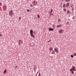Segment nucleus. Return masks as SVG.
Masks as SVG:
<instances>
[{
	"mask_svg": "<svg viewBox=\"0 0 76 76\" xmlns=\"http://www.w3.org/2000/svg\"><path fill=\"white\" fill-rule=\"evenodd\" d=\"M70 71H71V72H72V71H76V68H75V66H72V68L71 69H70Z\"/></svg>",
	"mask_w": 76,
	"mask_h": 76,
	"instance_id": "obj_1",
	"label": "nucleus"
},
{
	"mask_svg": "<svg viewBox=\"0 0 76 76\" xmlns=\"http://www.w3.org/2000/svg\"><path fill=\"white\" fill-rule=\"evenodd\" d=\"M54 51L56 52L57 54H58L59 53V51H58V48H55L54 49Z\"/></svg>",
	"mask_w": 76,
	"mask_h": 76,
	"instance_id": "obj_2",
	"label": "nucleus"
},
{
	"mask_svg": "<svg viewBox=\"0 0 76 76\" xmlns=\"http://www.w3.org/2000/svg\"><path fill=\"white\" fill-rule=\"evenodd\" d=\"M64 32V30L63 29H61L59 31V34H63Z\"/></svg>",
	"mask_w": 76,
	"mask_h": 76,
	"instance_id": "obj_3",
	"label": "nucleus"
},
{
	"mask_svg": "<svg viewBox=\"0 0 76 76\" xmlns=\"http://www.w3.org/2000/svg\"><path fill=\"white\" fill-rule=\"evenodd\" d=\"M32 4L33 5V6H35L36 4H37V2L35 1H34L32 2Z\"/></svg>",
	"mask_w": 76,
	"mask_h": 76,
	"instance_id": "obj_4",
	"label": "nucleus"
},
{
	"mask_svg": "<svg viewBox=\"0 0 76 76\" xmlns=\"http://www.w3.org/2000/svg\"><path fill=\"white\" fill-rule=\"evenodd\" d=\"M37 66L35 65L34 66V72H36L37 71Z\"/></svg>",
	"mask_w": 76,
	"mask_h": 76,
	"instance_id": "obj_5",
	"label": "nucleus"
},
{
	"mask_svg": "<svg viewBox=\"0 0 76 76\" xmlns=\"http://www.w3.org/2000/svg\"><path fill=\"white\" fill-rule=\"evenodd\" d=\"M7 6L6 5H4L3 7V9L4 10H6V8Z\"/></svg>",
	"mask_w": 76,
	"mask_h": 76,
	"instance_id": "obj_6",
	"label": "nucleus"
},
{
	"mask_svg": "<svg viewBox=\"0 0 76 76\" xmlns=\"http://www.w3.org/2000/svg\"><path fill=\"white\" fill-rule=\"evenodd\" d=\"M53 11V9H51L50 10V12L49 13V14H50V15H52L53 14H52V12Z\"/></svg>",
	"mask_w": 76,
	"mask_h": 76,
	"instance_id": "obj_7",
	"label": "nucleus"
},
{
	"mask_svg": "<svg viewBox=\"0 0 76 76\" xmlns=\"http://www.w3.org/2000/svg\"><path fill=\"white\" fill-rule=\"evenodd\" d=\"M9 14L10 16H12V14H13V12L12 11H10Z\"/></svg>",
	"mask_w": 76,
	"mask_h": 76,
	"instance_id": "obj_8",
	"label": "nucleus"
},
{
	"mask_svg": "<svg viewBox=\"0 0 76 76\" xmlns=\"http://www.w3.org/2000/svg\"><path fill=\"white\" fill-rule=\"evenodd\" d=\"M34 44V42H31L30 43V45L31 46H33Z\"/></svg>",
	"mask_w": 76,
	"mask_h": 76,
	"instance_id": "obj_9",
	"label": "nucleus"
},
{
	"mask_svg": "<svg viewBox=\"0 0 76 76\" xmlns=\"http://www.w3.org/2000/svg\"><path fill=\"white\" fill-rule=\"evenodd\" d=\"M53 30H54V28H50L49 29V31H53Z\"/></svg>",
	"mask_w": 76,
	"mask_h": 76,
	"instance_id": "obj_10",
	"label": "nucleus"
},
{
	"mask_svg": "<svg viewBox=\"0 0 76 76\" xmlns=\"http://www.w3.org/2000/svg\"><path fill=\"white\" fill-rule=\"evenodd\" d=\"M69 6V4L68 3L66 5V7H68Z\"/></svg>",
	"mask_w": 76,
	"mask_h": 76,
	"instance_id": "obj_11",
	"label": "nucleus"
},
{
	"mask_svg": "<svg viewBox=\"0 0 76 76\" xmlns=\"http://www.w3.org/2000/svg\"><path fill=\"white\" fill-rule=\"evenodd\" d=\"M66 4H64L63 5V7H64V8H66Z\"/></svg>",
	"mask_w": 76,
	"mask_h": 76,
	"instance_id": "obj_12",
	"label": "nucleus"
},
{
	"mask_svg": "<svg viewBox=\"0 0 76 76\" xmlns=\"http://www.w3.org/2000/svg\"><path fill=\"white\" fill-rule=\"evenodd\" d=\"M70 10H68V11H67V14H69V13H70Z\"/></svg>",
	"mask_w": 76,
	"mask_h": 76,
	"instance_id": "obj_13",
	"label": "nucleus"
},
{
	"mask_svg": "<svg viewBox=\"0 0 76 76\" xmlns=\"http://www.w3.org/2000/svg\"><path fill=\"white\" fill-rule=\"evenodd\" d=\"M61 25H58L57 26V28H60V27H61Z\"/></svg>",
	"mask_w": 76,
	"mask_h": 76,
	"instance_id": "obj_14",
	"label": "nucleus"
},
{
	"mask_svg": "<svg viewBox=\"0 0 76 76\" xmlns=\"http://www.w3.org/2000/svg\"><path fill=\"white\" fill-rule=\"evenodd\" d=\"M37 16L38 19H39V18H40V16L39 15H38Z\"/></svg>",
	"mask_w": 76,
	"mask_h": 76,
	"instance_id": "obj_15",
	"label": "nucleus"
},
{
	"mask_svg": "<svg viewBox=\"0 0 76 76\" xmlns=\"http://www.w3.org/2000/svg\"><path fill=\"white\" fill-rule=\"evenodd\" d=\"M30 34L33 33V31L32 30H31L30 31Z\"/></svg>",
	"mask_w": 76,
	"mask_h": 76,
	"instance_id": "obj_16",
	"label": "nucleus"
},
{
	"mask_svg": "<svg viewBox=\"0 0 76 76\" xmlns=\"http://www.w3.org/2000/svg\"><path fill=\"white\" fill-rule=\"evenodd\" d=\"M63 10L64 12H66V8H64Z\"/></svg>",
	"mask_w": 76,
	"mask_h": 76,
	"instance_id": "obj_17",
	"label": "nucleus"
},
{
	"mask_svg": "<svg viewBox=\"0 0 76 76\" xmlns=\"http://www.w3.org/2000/svg\"><path fill=\"white\" fill-rule=\"evenodd\" d=\"M58 22H61V20H60L59 18H58Z\"/></svg>",
	"mask_w": 76,
	"mask_h": 76,
	"instance_id": "obj_18",
	"label": "nucleus"
},
{
	"mask_svg": "<svg viewBox=\"0 0 76 76\" xmlns=\"http://www.w3.org/2000/svg\"><path fill=\"white\" fill-rule=\"evenodd\" d=\"M30 7H33V5H32V4H30Z\"/></svg>",
	"mask_w": 76,
	"mask_h": 76,
	"instance_id": "obj_19",
	"label": "nucleus"
},
{
	"mask_svg": "<svg viewBox=\"0 0 76 76\" xmlns=\"http://www.w3.org/2000/svg\"><path fill=\"white\" fill-rule=\"evenodd\" d=\"M50 50H53V48H50Z\"/></svg>",
	"mask_w": 76,
	"mask_h": 76,
	"instance_id": "obj_20",
	"label": "nucleus"
},
{
	"mask_svg": "<svg viewBox=\"0 0 76 76\" xmlns=\"http://www.w3.org/2000/svg\"><path fill=\"white\" fill-rule=\"evenodd\" d=\"M65 1H66L67 2L70 1V0H66Z\"/></svg>",
	"mask_w": 76,
	"mask_h": 76,
	"instance_id": "obj_21",
	"label": "nucleus"
},
{
	"mask_svg": "<svg viewBox=\"0 0 76 76\" xmlns=\"http://www.w3.org/2000/svg\"><path fill=\"white\" fill-rule=\"evenodd\" d=\"M55 52H54V51H53V52L52 53H51L52 54H55Z\"/></svg>",
	"mask_w": 76,
	"mask_h": 76,
	"instance_id": "obj_22",
	"label": "nucleus"
},
{
	"mask_svg": "<svg viewBox=\"0 0 76 76\" xmlns=\"http://www.w3.org/2000/svg\"><path fill=\"white\" fill-rule=\"evenodd\" d=\"M71 57H72V58H73V55H71Z\"/></svg>",
	"mask_w": 76,
	"mask_h": 76,
	"instance_id": "obj_23",
	"label": "nucleus"
},
{
	"mask_svg": "<svg viewBox=\"0 0 76 76\" xmlns=\"http://www.w3.org/2000/svg\"><path fill=\"white\" fill-rule=\"evenodd\" d=\"M38 76H41V74L40 73H39V75H38Z\"/></svg>",
	"mask_w": 76,
	"mask_h": 76,
	"instance_id": "obj_24",
	"label": "nucleus"
},
{
	"mask_svg": "<svg viewBox=\"0 0 76 76\" xmlns=\"http://www.w3.org/2000/svg\"><path fill=\"white\" fill-rule=\"evenodd\" d=\"M6 69L4 71V73H6Z\"/></svg>",
	"mask_w": 76,
	"mask_h": 76,
	"instance_id": "obj_25",
	"label": "nucleus"
},
{
	"mask_svg": "<svg viewBox=\"0 0 76 76\" xmlns=\"http://www.w3.org/2000/svg\"><path fill=\"white\" fill-rule=\"evenodd\" d=\"M30 34L31 36H32L33 35V34L32 33H30Z\"/></svg>",
	"mask_w": 76,
	"mask_h": 76,
	"instance_id": "obj_26",
	"label": "nucleus"
},
{
	"mask_svg": "<svg viewBox=\"0 0 76 76\" xmlns=\"http://www.w3.org/2000/svg\"><path fill=\"white\" fill-rule=\"evenodd\" d=\"M2 4L1 3H0V6H1Z\"/></svg>",
	"mask_w": 76,
	"mask_h": 76,
	"instance_id": "obj_27",
	"label": "nucleus"
},
{
	"mask_svg": "<svg viewBox=\"0 0 76 76\" xmlns=\"http://www.w3.org/2000/svg\"><path fill=\"white\" fill-rule=\"evenodd\" d=\"M27 11L28 12H29V10H27Z\"/></svg>",
	"mask_w": 76,
	"mask_h": 76,
	"instance_id": "obj_28",
	"label": "nucleus"
},
{
	"mask_svg": "<svg viewBox=\"0 0 76 76\" xmlns=\"http://www.w3.org/2000/svg\"><path fill=\"white\" fill-rule=\"evenodd\" d=\"M72 74H73L74 73V72L72 71Z\"/></svg>",
	"mask_w": 76,
	"mask_h": 76,
	"instance_id": "obj_29",
	"label": "nucleus"
},
{
	"mask_svg": "<svg viewBox=\"0 0 76 76\" xmlns=\"http://www.w3.org/2000/svg\"><path fill=\"white\" fill-rule=\"evenodd\" d=\"M74 54L75 56H76V53H74Z\"/></svg>",
	"mask_w": 76,
	"mask_h": 76,
	"instance_id": "obj_30",
	"label": "nucleus"
},
{
	"mask_svg": "<svg viewBox=\"0 0 76 76\" xmlns=\"http://www.w3.org/2000/svg\"><path fill=\"white\" fill-rule=\"evenodd\" d=\"M21 19V18H20H20H19V20H20Z\"/></svg>",
	"mask_w": 76,
	"mask_h": 76,
	"instance_id": "obj_31",
	"label": "nucleus"
},
{
	"mask_svg": "<svg viewBox=\"0 0 76 76\" xmlns=\"http://www.w3.org/2000/svg\"><path fill=\"white\" fill-rule=\"evenodd\" d=\"M32 37H34V36L33 35L32 36H31Z\"/></svg>",
	"mask_w": 76,
	"mask_h": 76,
	"instance_id": "obj_32",
	"label": "nucleus"
},
{
	"mask_svg": "<svg viewBox=\"0 0 76 76\" xmlns=\"http://www.w3.org/2000/svg\"><path fill=\"white\" fill-rule=\"evenodd\" d=\"M1 35H2L1 34H0V37H1Z\"/></svg>",
	"mask_w": 76,
	"mask_h": 76,
	"instance_id": "obj_33",
	"label": "nucleus"
},
{
	"mask_svg": "<svg viewBox=\"0 0 76 76\" xmlns=\"http://www.w3.org/2000/svg\"><path fill=\"white\" fill-rule=\"evenodd\" d=\"M61 1H64V0H61Z\"/></svg>",
	"mask_w": 76,
	"mask_h": 76,
	"instance_id": "obj_34",
	"label": "nucleus"
},
{
	"mask_svg": "<svg viewBox=\"0 0 76 76\" xmlns=\"http://www.w3.org/2000/svg\"><path fill=\"white\" fill-rule=\"evenodd\" d=\"M75 13H76V12H75Z\"/></svg>",
	"mask_w": 76,
	"mask_h": 76,
	"instance_id": "obj_35",
	"label": "nucleus"
}]
</instances>
